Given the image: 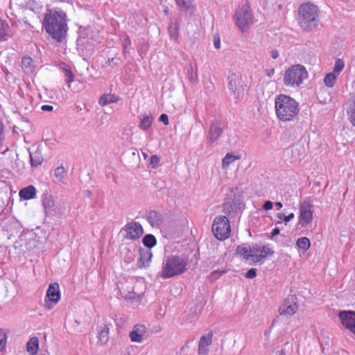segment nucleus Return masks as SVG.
<instances>
[{
	"label": "nucleus",
	"mask_w": 355,
	"mask_h": 355,
	"mask_svg": "<svg viewBox=\"0 0 355 355\" xmlns=\"http://www.w3.org/2000/svg\"><path fill=\"white\" fill-rule=\"evenodd\" d=\"M130 44H131L130 40L129 39V37H125L124 38V40H123V49H124V51H126L127 48L129 46H130Z\"/></svg>",
	"instance_id": "nucleus-49"
},
{
	"label": "nucleus",
	"mask_w": 355,
	"mask_h": 355,
	"mask_svg": "<svg viewBox=\"0 0 355 355\" xmlns=\"http://www.w3.org/2000/svg\"><path fill=\"white\" fill-rule=\"evenodd\" d=\"M214 47L217 49H218L220 47V41L219 37H214Z\"/></svg>",
	"instance_id": "nucleus-51"
},
{
	"label": "nucleus",
	"mask_w": 355,
	"mask_h": 355,
	"mask_svg": "<svg viewBox=\"0 0 355 355\" xmlns=\"http://www.w3.org/2000/svg\"><path fill=\"white\" fill-rule=\"evenodd\" d=\"M188 260L182 256L172 255L166 257L162 263L159 275L162 279H168L184 273L187 270Z\"/></svg>",
	"instance_id": "nucleus-4"
},
{
	"label": "nucleus",
	"mask_w": 355,
	"mask_h": 355,
	"mask_svg": "<svg viewBox=\"0 0 355 355\" xmlns=\"http://www.w3.org/2000/svg\"><path fill=\"white\" fill-rule=\"evenodd\" d=\"M223 212L230 218H236L241 214L244 205L236 193L231 191L222 205Z\"/></svg>",
	"instance_id": "nucleus-7"
},
{
	"label": "nucleus",
	"mask_w": 355,
	"mask_h": 355,
	"mask_svg": "<svg viewBox=\"0 0 355 355\" xmlns=\"http://www.w3.org/2000/svg\"><path fill=\"white\" fill-rule=\"evenodd\" d=\"M46 297L49 302L46 300L45 307L50 310L56 304L60 299V286L57 283L49 285L46 291Z\"/></svg>",
	"instance_id": "nucleus-15"
},
{
	"label": "nucleus",
	"mask_w": 355,
	"mask_h": 355,
	"mask_svg": "<svg viewBox=\"0 0 355 355\" xmlns=\"http://www.w3.org/2000/svg\"><path fill=\"white\" fill-rule=\"evenodd\" d=\"M136 252H137L136 248H133V249L131 250L125 247L121 251V254L124 256V259L126 263H131L134 261Z\"/></svg>",
	"instance_id": "nucleus-29"
},
{
	"label": "nucleus",
	"mask_w": 355,
	"mask_h": 355,
	"mask_svg": "<svg viewBox=\"0 0 355 355\" xmlns=\"http://www.w3.org/2000/svg\"><path fill=\"white\" fill-rule=\"evenodd\" d=\"M236 21L237 26L242 32L248 29L249 25L252 23V15L248 6H243L236 12Z\"/></svg>",
	"instance_id": "nucleus-11"
},
{
	"label": "nucleus",
	"mask_w": 355,
	"mask_h": 355,
	"mask_svg": "<svg viewBox=\"0 0 355 355\" xmlns=\"http://www.w3.org/2000/svg\"><path fill=\"white\" fill-rule=\"evenodd\" d=\"M10 28L6 20L0 18V41H6L10 36Z\"/></svg>",
	"instance_id": "nucleus-23"
},
{
	"label": "nucleus",
	"mask_w": 355,
	"mask_h": 355,
	"mask_svg": "<svg viewBox=\"0 0 355 355\" xmlns=\"http://www.w3.org/2000/svg\"><path fill=\"white\" fill-rule=\"evenodd\" d=\"M212 334H209L207 336H203L200 338L198 345V353L200 354L206 355L208 353V347L212 343Z\"/></svg>",
	"instance_id": "nucleus-21"
},
{
	"label": "nucleus",
	"mask_w": 355,
	"mask_h": 355,
	"mask_svg": "<svg viewBox=\"0 0 355 355\" xmlns=\"http://www.w3.org/2000/svg\"><path fill=\"white\" fill-rule=\"evenodd\" d=\"M123 237L126 239L135 240L139 239L144 233L143 227L137 222L127 223L121 230Z\"/></svg>",
	"instance_id": "nucleus-14"
},
{
	"label": "nucleus",
	"mask_w": 355,
	"mask_h": 355,
	"mask_svg": "<svg viewBox=\"0 0 355 355\" xmlns=\"http://www.w3.org/2000/svg\"><path fill=\"white\" fill-rule=\"evenodd\" d=\"M336 78L337 75L335 74L334 73H328L327 74L325 75L324 78V85L329 88L333 87L336 83Z\"/></svg>",
	"instance_id": "nucleus-34"
},
{
	"label": "nucleus",
	"mask_w": 355,
	"mask_h": 355,
	"mask_svg": "<svg viewBox=\"0 0 355 355\" xmlns=\"http://www.w3.org/2000/svg\"><path fill=\"white\" fill-rule=\"evenodd\" d=\"M257 276V270L255 268L250 269L246 273L245 277L248 279H253Z\"/></svg>",
	"instance_id": "nucleus-46"
},
{
	"label": "nucleus",
	"mask_w": 355,
	"mask_h": 355,
	"mask_svg": "<svg viewBox=\"0 0 355 355\" xmlns=\"http://www.w3.org/2000/svg\"><path fill=\"white\" fill-rule=\"evenodd\" d=\"M176 4L183 11H187L191 7V0H175Z\"/></svg>",
	"instance_id": "nucleus-39"
},
{
	"label": "nucleus",
	"mask_w": 355,
	"mask_h": 355,
	"mask_svg": "<svg viewBox=\"0 0 355 355\" xmlns=\"http://www.w3.org/2000/svg\"><path fill=\"white\" fill-rule=\"evenodd\" d=\"M41 109L43 111L50 112V111H52L53 110V107L52 105H44L42 106Z\"/></svg>",
	"instance_id": "nucleus-53"
},
{
	"label": "nucleus",
	"mask_w": 355,
	"mask_h": 355,
	"mask_svg": "<svg viewBox=\"0 0 355 355\" xmlns=\"http://www.w3.org/2000/svg\"><path fill=\"white\" fill-rule=\"evenodd\" d=\"M296 245L300 250L305 252L310 248L311 242L307 237H301L297 240Z\"/></svg>",
	"instance_id": "nucleus-35"
},
{
	"label": "nucleus",
	"mask_w": 355,
	"mask_h": 355,
	"mask_svg": "<svg viewBox=\"0 0 355 355\" xmlns=\"http://www.w3.org/2000/svg\"><path fill=\"white\" fill-rule=\"evenodd\" d=\"M313 205L308 200H304L300 205V216L298 224L301 227H305L311 223L313 220Z\"/></svg>",
	"instance_id": "nucleus-13"
},
{
	"label": "nucleus",
	"mask_w": 355,
	"mask_h": 355,
	"mask_svg": "<svg viewBox=\"0 0 355 355\" xmlns=\"http://www.w3.org/2000/svg\"><path fill=\"white\" fill-rule=\"evenodd\" d=\"M315 185L317 186V187H320V182H315Z\"/></svg>",
	"instance_id": "nucleus-61"
},
{
	"label": "nucleus",
	"mask_w": 355,
	"mask_h": 355,
	"mask_svg": "<svg viewBox=\"0 0 355 355\" xmlns=\"http://www.w3.org/2000/svg\"><path fill=\"white\" fill-rule=\"evenodd\" d=\"M187 76L189 81L195 83L197 80V69H194L193 66L190 64L187 67Z\"/></svg>",
	"instance_id": "nucleus-37"
},
{
	"label": "nucleus",
	"mask_w": 355,
	"mask_h": 355,
	"mask_svg": "<svg viewBox=\"0 0 355 355\" xmlns=\"http://www.w3.org/2000/svg\"><path fill=\"white\" fill-rule=\"evenodd\" d=\"M228 88L231 94L237 101L242 100L245 96V85L241 76L232 73L228 76Z\"/></svg>",
	"instance_id": "nucleus-10"
},
{
	"label": "nucleus",
	"mask_w": 355,
	"mask_h": 355,
	"mask_svg": "<svg viewBox=\"0 0 355 355\" xmlns=\"http://www.w3.org/2000/svg\"><path fill=\"white\" fill-rule=\"evenodd\" d=\"M277 217L279 219V220H284V218L285 217V214H283V213H278L277 214Z\"/></svg>",
	"instance_id": "nucleus-57"
},
{
	"label": "nucleus",
	"mask_w": 355,
	"mask_h": 355,
	"mask_svg": "<svg viewBox=\"0 0 355 355\" xmlns=\"http://www.w3.org/2000/svg\"><path fill=\"white\" fill-rule=\"evenodd\" d=\"M7 342V335L6 331L0 329V352L3 350Z\"/></svg>",
	"instance_id": "nucleus-42"
},
{
	"label": "nucleus",
	"mask_w": 355,
	"mask_h": 355,
	"mask_svg": "<svg viewBox=\"0 0 355 355\" xmlns=\"http://www.w3.org/2000/svg\"><path fill=\"white\" fill-rule=\"evenodd\" d=\"M347 115L352 125L355 127V97L347 102Z\"/></svg>",
	"instance_id": "nucleus-25"
},
{
	"label": "nucleus",
	"mask_w": 355,
	"mask_h": 355,
	"mask_svg": "<svg viewBox=\"0 0 355 355\" xmlns=\"http://www.w3.org/2000/svg\"><path fill=\"white\" fill-rule=\"evenodd\" d=\"M146 219L152 227L159 228L162 225L164 217L157 211H150L146 214Z\"/></svg>",
	"instance_id": "nucleus-20"
},
{
	"label": "nucleus",
	"mask_w": 355,
	"mask_h": 355,
	"mask_svg": "<svg viewBox=\"0 0 355 355\" xmlns=\"http://www.w3.org/2000/svg\"><path fill=\"white\" fill-rule=\"evenodd\" d=\"M295 217V215L293 213H291L288 216H285L284 218V221L286 224L288 222H289L291 220H292Z\"/></svg>",
	"instance_id": "nucleus-52"
},
{
	"label": "nucleus",
	"mask_w": 355,
	"mask_h": 355,
	"mask_svg": "<svg viewBox=\"0 0 355 355\" xmlns=\"http://www.w3.org/2000/svg\"><path fill=\"white\" fill-rule=\"evenodd\" d=\"M223 124L218 119H214L209 125L207 139L211 144L216 141L223 134Z\"/></svg>",
	"instance_id": "nucleus-16"
},
{
	"label": "nucleus",
	"mask_w": 355,
	"mask_h": 355,
	"mask_svg": "<svg viewBox=\"0 0 355 355\" xmlns=\"http://www.w3.org/2000/svg\"><path fill=\"white\" fill-rule=\"evenodd\" d=\"M225 272V271L224 270H222V271H220V270H215V271H213L211 275H210V278L211 280H216L217 279H218L220 277V276L223 274H224Z\"/></svg>",
	"instance_id": "nucleus-45"
},
{
	"label": "nucleus",
	"mask_w": 355,
	"mask_h": 355,
	"mask_svg": "<svg viewBox=\"0 0 355 355\" xmlns=\"http://www.w3.org/2000/svg\"><path fill=\"white\" fill-rule=\"evenodd\" d=\"M212 232L215 237L220 241L229 238L231 233L229 218L226 216L215 217L212 223Z\"/></svg>",
	"instance_id": "nucleus-8"
},
{
	"label": "nucleus",
	"mask_w": 355,
	"mask_h": 355,
	"mask_svg": "<svg viewBox=\"0 0 355 355\" xmlns=\"http://www.w3.org/2000/svg\"><path fill=\"white\" fill-rule=\"evenodd\" d=\"M21 68L26 73H31L33 70V60L29 56H25L21 60Z\"/></svg>",
	"instance_id": "nucleus-30"
},
{
	"label": "nucleus",
	"mask_w": 355,
	"mask_h": 355,
	"mask_svg": "<svg viewBox=\"0 0 355 355\" xmlns=\"http://www.w3.org/2000/svg\"><path fill=\"white\" fill-rule=\"evenodd\" d=\"M159 121L163 122L165 125H168V117L166 114H162L159 116Z\"/></svg>",
	"instance_id": "nucleus-48"
},
{
	"label": "nucleus",
	"mask_w": 355,
	"mask_h": 355,
	"mask_svg": "<svg viewBox=\"0 0 355 355\" xmlns=\"http://www.w3.org/2000/svg\"><path fill=\"white\" fill-rule=\"evenodd\" d=\"M298 300L295 295L288 296L279 307V313L281 315L292 316L298 310Z\"/></svg>",
	"instance_id": "nucleus-12"
},
{
	"label": "nucleus",
	"mask_w": 355,
	"mask_h": 355,
	"mask_svg": "<svg viewBox=\"0 0 355 355\" xmlns=\"http://www.w3.org/2000/svg\"><path fill=\"white\" fill-rule=\"evenodd\" d=\"M39 349V340L37 337H32L26 344L27 352L31 355H35Z\"/></svg>",
	"instance_id": "nucleus-27"
},
{
	"label": "nucleus",
	"mask_w": 355,
	"mask_h": 355,
	"mask_svg": "<svg viewBox=\"0 0 355 355\" xmlns=\"http://www.w3.org/2000/svg\"><path fill=\"white\" fill-rule=\"evenodd\" d=\"M42 205L46 213L51 212L54 206L53 197L49 193L43 194L42 197Z\"/></svg>",
	"instance_id": "nucleus-24"
},
{
	"label": "nucleus",
	"mask_w": 355,
	"mask_h": 355,
	"mask_svg": "<svg viewBox=\"0 0 355 355\" xmlns=\"http://www.w3.org/2000/svg\"><path fill=\"white\" fill-rule=\"evenodd\" d=\"M98 339L102 345L106 344L109 340V327L107 325L102 327L98 331Z\"/></svg>",
	"instance_id": "nucleus-32"
},
{
	"label": "nucleus",
	"mask_w": 355,
	"mask_h": 355,
	"mask_svg": "<svg viewBox=\"0 0 355 355\" xmlns=\"http://www.w3.org/2000/svg\"><path fill=\"white\" fill-rule=\"evenodd\" d=\"M142 242L146 247L151 248L156 245L157 240L155 236L149 234L144 236Z\"/></svg>",
	"instance_id": "nucleus-36"
},
{
	"label": "nucleus",
	"mask_w": 355,
	"mask_h": 355,
	"mask_svg": "<svg viewBox=\"0 0 355 355\" xmlns=\"http://www.w3.org/2000/svg\"><path fill=\"white\" fill-rule=\"evenodd\" d=\"M143 286L144 284L142 282L130 279L125 284H122L121 289L123 291L125 298L139 300L144 293Z\"/></svg>",
	"instance_id": "nucleus-9"
},
{
	"label": "nucleus",
	"mask_w": 355,
	"mask_h": 355,
	"mask_svg": "<svg viewBox=\"0 0 355 355\" xmlns=\"http://www.w3.org/2000/svg\"><path fill=\"white\" fill-rule=\"evenodd\" d=\"M270 55L273 59H276L279 56L278 51L276 49H273L270 51Z\"/></svg>",
	"instance_id": "nucleus-55"
},
{
	"label": "nucleus",
	"mask_w": 355,
	"mask_h": 355,
	"mask_svg": "<svg viewBox=\"0 0 355 355\" xmlns=\"http://www.w3.org/2000/svg\"><path fill=\"white\" fill-rule=\"evenodd\" d=\"M146 331V327L143 324H136L132 331L130 332L129 336L130 340L135 343H141L143 336Z\"/></svg>",
	"instance_id": "nucleus-19"
},
{
	"label": "nucleus",
	"mask_w": 355,
	"mask_h": 355,
	"mask_svg": "<svg viewBox=\"0 0 355 355\" xmlns=\"http://www.w3.org/2000/svg\"><path fill=\"white\" fill-rule=\"evenodd\" d=\"M279 234V228H275L272 230V232H271V237H273L275 236H277Z\"/></svg>",
	"instance_id": "nucleus-56"
},
{
	"label": "nucleus",
	"mask_w": 355,
	"mask_h": 355,
	"mask_svg": "<svg viewBox=\"0 0 355 355\" xmlns=\"http://www.w3.org/2000/svg\"><path fill=\"white\" fill-rule=\"evenodd\" d=\"M339 318L342 324L350 331L353 324H355V312L350 311H340Z\"/></svg>",
	"instance_id": "nucleus-17"
},
{
	"label": "nucleus",
	"mask_w": 355,
	"mask_h": 355,
	"mask_svg": "<svg viewBox=\"0 0 355 355\" xmlns=\"http://www.w3.org/2000/svg\"><path fill=\"white\" fill-rule=\"evenodd\" d=\"M275 109L277 117L283 122L294 121L300 112L299 103L285 94H279L275 97Z\"/></svg>",
	"instance_id": "nucleus-2"
},
{
	"label": "nucleus",
	"mask_w": 355,
	"mask_h": 355,
	"mask_svg": "<svg viewBox=\"0 0 355 355\" xmlns=\"http://www.w3.org/2000/svg\"><path fill=\"white\" fill-rule=\"evenodd\" d=\"M153 117L150 114L143 116V117L141 118V122L139 127L143 130H147L151 127Z\"/></svg>",
	"instance_id": "nucleus-33"
},
{
	"label": "nucleus",
	"mask_w": 355,
	"mask_h": 355,
	"mask_svg": "<svg viewBox=\"0 0 355 355\" xmlns=\"http://www.w3.org/2000/svg\"><path fill=\"white\" fill-rule=\"evenodd\" d=\"M137 252L139 253V258L137 261V266L139 268H146L150 265L153 257L150 249L139 248Z\"/></svg>",
	"instance_id": "nucleus-18"
},
{
	"label": "nucleus",
	"mask_w": 355,
	"mask_h": 355,
	"mask_svg": "<svg viewBox=\"0 0 355 355\" xmlns=\"http://www.w3.org/2000/svg\"><path fill=\"white\" fill-rule=\"evenodd\" d=\"M345 66L344 62L341 59H336L334 67L333 73L338 76L340 72L343 69Z\"/></svg>",
	"instance_id": "nucleus-41"
},
{
	"label": "nucleus",
	"mask_w": 355,
	"mask_h": 355,
	"mask_svg": "<svg viewBox=\"0 0 355 355\" xmlns=\"http://www.w3.org/2000/svg\"><path fill=\"white\" fill-rule=\"evenodd\" d=\"M36 196V189L30 185L27 187L23 188L19 191V196L24 200H30Z\"/></svg>",
	"instance_id": "nucleus-26"
},
{
	"label": "nucleus",
	"mask_w": 355,
	"mask_h": 355,
	"mask_svg": "<svg viewBox=\"0 0 355 355\" xmlns=\"http://www.w3.org/2000/svg\"><path fill=\"white\" fill-rule=\"evenodd\" d=\"M350 331H352L353 334H355V324H353V326H352V329H351Z\"/></svg>",
	"instance_id": "nucleus-60"
},
{
	"label": "nucleus",
	"mask_w": 355,
	"mask_h": 355,
	"mask_svg": "<svg viewBox=\"0 0 355 355\" xmlns=\"http://www.w3.org/2000/svg\"><path fill=\"white\" fill-rule=\"evenodd\" d=\"M240 158L239 156L235 155L232 153H227L222 160V167L223 169H226L229 166L235 162L236 159Z\"/></svg>",
	"instance_id": "nucleus-31"
},
{
	"label": "nucleus",
	"mask_w": 355,
	"mask_h": 355,
	"mask_svg": "<svg viewBox=\"0 0 355 355\" xmlns=\"http://www.w3.org/2000/svg\"><path fill=\"white\" fill-rule=\"evenodd\" d=\"M236 252L238 255L245 261H248L250 265L259 262L262 263L268 256H271L274 253L269 245L254 244L251 246L248 243L239 245Z\"/></svg>",
	"instance_id": "nucleus-3"
},
{
	"label": "nucleus",
	"mask_w": 355,
	"mask_h": 355,
	"mask_svg": "<svg viewBox=\"0 0 355 355\" xmlns=\"http://www.w3.org/2000/svg\"><path fill=\"white\" fill-rule=\"evenodd\" d=\"M299 24L305 31L315 28L319 22V10L316 6L311 3L301 5L299 8Z\"/></svg>",
	"instance_id": "nucleus-5"
},
{
	"label": "nucleus",
	"mask_w": 355,
	"mask_h": 355,
	"mask_svg": "<svg viewBox=\"0 0 355 355\" xmlns=\"http://www.w3.org/2000/svg\"><path fill=\"white\" fill-rule=\"evenodd\" d=\"M29 156L31 164L33 167H37V166L40 165L44 160V157L42 155V153L38 149H37L34 152H31L29 150Z\"/></svg>",
	"instance_id": "nucleus-22"
},
{
	"label": "nucleus",
	"mask_w": 355,
	"mask_h": 355,
	"mask_svg": "<svg viewBox=\"0 0 355 355\" xmlns=\"http://www.w3.org/2000/svg\"><path fill=\"white\" fill-rule=\"evenodd\" d=\"M274 73H275L274 68L268 69L266 71V76L269 78H271L274 75Z\"/></svg>",
	"instance_id": "nucleus-54"
},
{
	"label": "nucleus",
	"mask_w": 355,
	"mask_h": 355,
	"mask_svg": "<svg viewBox=\"0 0 355 355\" xmlns=\"http://www.w3.org/2000/svg\"><path fill=\"white\" fill-rule=\"evenodd\" d=\"M44 26L53 39L61 42L68 29L65 13L62 11L48 10L44 17Z\"/></svg>",
	"instance_id": "nucleus-1"
},
{
	"label": "nucleus",
	"mask_w": 355,
	"mask_h": 355,
	"mask_svg": "<svg viewBox=\"0 0 355 355\" xmlns=\"http://www.w3.org/2000/svg\"><path fill=\"white\" fill-rule=\"evenodd\" d=\"M292 155L293 157L301 155L300 149L298 148L297 146L293 147L292 149Z\"/></svg>",
	"instance_id": "nucleus-50"
},
{
	"label": "nucleus",
	"mask_w": 355,
	"mask_h": 355,
	"mask_svg": "<svg viewBox=\"0 0 355 355\" xmlns=\"http://www.w3.org/2000/svg\"><path fill=\"white\" fill-rule=\"evenodd\" d=\"M168 33L172 39L177 40L178 37V26L176 24L171 23L168 26Z\"/></svg>",
	"instance_id": "nucleus-40"
},
{
	"label": "nucleus",
	"mask_w": 355,
	"mask_h": 355,
	"mask_svg": "<svg viewBox=\"0 0 355 355\" xmlns=\"http://www.w3.org/2000/svg\"><path fill=\"white\" fill-rule=\"evenodd\" d=\"M159 161V157L157 155H154L150 157V164L151 165L152 168H155L158 166Z\"/></svg>",
	"instance_id": "nucleus-44"
},
{
	"label": "nucleus",
	"mask_w": 355,
	"mask_h": 355,
	"mask_svg": "<svg viewBox=\"0 0 355 355\" xmlns=\"http://www.w3.org/2000/svg\"><path fill=\"white\" fill-rule=\"evenodd\" d=\"M164 12L166 15H167L169 12V9L167 6L165 7L164 10Z\"/></svg>",
	"instance_id": "nucleus-59"
},
{
	"label": "nucleus",
	"mask_w": 355,
	"mask_h": 355,
	"mask_svg": "<svg viewBox=\"0 0 355 355\" xmlns=\"http://www.w3.org/2000/svg\"><path fill=\"white\" fill-rule=\"evenodd\" d=\"M118 101L119 98L115 94H107L100 97L98 103L101 105L105 106L106 105L117 102Z\"/></svg>",
	"instance_id": "nucleus-28"
},
{
	"label": "nucleus",
	"mask_w": 355,
	"mask_h": 355,
	"mask_svg": "<svg viewBox=\"0 0 355 355\" xmlns=\"http://www.w3.org/2000/svg\"><path fill=\"white\" fill-rule=\"evenodd\" d=\"M273 204L271 201L267 200L263 205V209L265 210H270L272 209Z\"/></svg>",
	"instance_id": "nucleus-47"
},
{
	"label": "nucleus",
	"mask_w": 355,
	"mask_h": 355,
	"mask_svg": "<svg viewBox=\"0 0 355 355\" xmlns=\"http://www.w3.org/2000/svg\"><path fill=\"white\" fill-rule=\"evenodd\" d=\"M64 76H65V81L68 84V86L70 87V83H71L73 81V75L71 70L65 69L64 70Z\"/></svg>",
	"instance_id": "nucleus-43"
},
{
	"label": "nucleus",
	"mask_w": 355,
	"mask_h": 355,
	"mask_svg": "<svg viewBox=\"0 0 355 355\" xmlns=\"http://www.w3.org/2000/svg\"><path fill=\"white\" fill-rule=\"evenodd\" d=\"M143 155H144V157L145 158H146V157H147V154H146V153H143Z\"/></svg>",
	"instance_id": "nucleus-63"
},
{
	"label": "nucleus",
	"mask_w": 355,
	"mask_h": 355,
	"mask_svg": "<svg viewBox=\"0 0 355 355\" xmlns=\"http://www.w3.org/2000/svg\"><path fill=\"white\" fill-rule=\"evenodd\" d=\"M275 206H276V207H277V208H278L279 209H281V208L282 207V206H283V205H282V202H275Z\"/></svg>",
	"instance_id": "nucleus-58"
},
{
	"label": "nucleus",
	"mask_w": 355,
	"mask_h": 355,
	"mask_svg": "<svg viewBox=\"0 0 355 355\" xmlns=\"http://www.w3.org/2000/svg\"><path fill=\"white\" fill-rule=\"evenodd\" d=\"M307 75L304 67L300 64L293 65L285 71L284 83L286 86L298 87L307 78Z\"/></svg>",
	"instance_id": "nucleus-6"
},
{
	"label": "nucleus",
	"mask_w": 355,
	"mask_h": 355,
	"mask_svg": "<svg viewBox=\"0 0 355 355\" xmlns=\"http://www.w3.org/2000/svg\"><path fill=\"white\" fill-rule=\"evenodd\" d=\"M277 355H286V354L283 351H281L279 352V354Z\"/></svg>",
	"instance_id": "nucleus-62"
},
{
	"label": "nucleus",
	"mask_w": 355,
	"mask_h": 355,
	"mask_svg": "<svg viewBox=\"0 0 355 355\" xmlns=\"http://www.w3.org/2000/svg\"><path fill=\"white\" fill-rule=\"evenodd\" d=\"M67 175V171L63 166H58L55 169L54 175L58 181H62Z\"/></svg>",
	"instance_id": "nucleus-38"
}]
</instances>
